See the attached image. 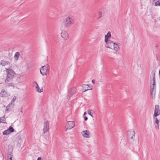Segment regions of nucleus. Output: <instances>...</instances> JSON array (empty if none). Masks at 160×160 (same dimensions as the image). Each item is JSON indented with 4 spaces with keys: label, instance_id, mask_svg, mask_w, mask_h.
Wrapping results in <instances>:
<instances>
[{
    "label": "nucleus",
    "instance_id": "f257e3e1",
    "mask_svg": "<svg viewBox=\"0 0 160 160\" xmlns=\"http://www.w3.org/2000/svg\"><path fill=\"white\" fill-rule=\"evenodd\" d=\"M74 23L73 17L72 16H68L65 18L62 23L65 27L68 28L71 26Z\"/></svg>",
    "mask_w": 160,
    "mask_h": 160
},
{
    "label": "nucleus",
    "instance_id": "f03ea898",
    "mask_svg": "<svg viewBox=\"0 0 160 160\" xmlns=\"http://www.w3.org/2000/svg\"><path fill=\"white\" fill-rule=\"evenodd\" d=\"M6 70L7 74L6 79L5 80V82L8 83L14 77L15 73L12 69L6 68Z\"/></svg>",
    "mask_w": 160,
    "mask_h": 160
},
{
    "label": "nucleus",
    "instance_id": "7ed1b4c3",
    "mask_svg": "<svg viewBox=\"0 0 160 160\" xmlns=\"http://www.w3.org/2000/svg\"><path fill=\"white\" fill-rule=\"evenodd\" d=\"M40 70V73L43 76L47 75L49 72V66L48 64L42 66Z\"/></svg>",
    "mask_w": 160,
    "mask_h": 160
},
{
    "label": "nucleus",
    "instance_id": "20e7f679",
    "mask_svg": "<svg viewBox=\"0 0 160 160\" xmlns=\"http://www.w3.org/2000/svg\"><path fill=\"white\" fill-rule=\"evenodd\" d=\"M151 83H152V84L150 86V92L151 94L152 98H155V95L154 94V96H153V92H155L156 89V83L155 82H152L151 81ZM155 93V92H154Z\"/></svg>",
    "mask_w": 160,
    "mask_h": 160
},
{
    "label": "nucleus",
    "instance_id": "39448f33",
    "mask_svg": "<svg viewBox=\"0 0 160 160\" xmlns=\"http://www.w3.org/2000/svg\"><path fill=\"white\" fill-rule=\"evenodd\" d=\"M135 132L133 130L128 131L127 132V138L128 139L134 140L135 138Z\"/></svg>",
    "mask_w": 160,
    "mask_h": 160
},
{
    "label": "nucleus",
    "instance_id": "423d86ee",
    "mask_svg": "<svg viewBox=\"0 0 160 160\" xmlns=\"http://www.w3.org/2000/svg\"><path fill=\"white\" fill-rule=\"evenodd\" d=\"M49 129V122L48 121H46L44 122L43 128V134L47 132L48 131Z\"/></svg>",
    "mask_w": 160,
    "mask_h": 160
},
{
    "label": "nucleus",
    "instance_id": "0eeeda50",
    "mask_svg": "<svg viewBox=\"0 0 160 160\" xmlns=\"http://www.w3.org/2000/svg\"><path fill=\"white\" fill-rule=\"evenodd\" d=\"M160 114V109H159V107L158 105H156L155 106L154 112L153 117H157Z\"/></svg>",
    "mask_w": 160,
    "mask_h": 160
},
{
    "label": "nucleus",
    "instance_id": "6e6552de",
    "mask_svg": "<svg viewBox=\"0 0 160 160\" xmlns=\"http://www.w3.org/2000/svg\"><path fill=\"white\" fill-rule=\"evenodd\" d=\"M105 42L106 43L105 47L106 48L112 49L113 46L114 45L115 42L110 40H108L107 42Z\"/></svg>",
    "mask_w": 160,
    "mask_h": 160
},
{
    "label": "nucleus",
    "instance_id": "1a4fd4ad",
    "mask_svg": "<svg viewBox=\"0 0 160 160\" xmlns=\"http://www.w3.org/2000/svg\"><path fill=\"white\" fill-rule=\"evenodd\" d=\"M68 128L66 129V131H67L68 129H71L73 128L74 126V122L73 121H68Z\"/></svg>",
    "mask_w": 160,
    "mask_h": 160
},
{
    "label": "nucleus",
    "instance_id": "9d476101",
    "mask_svg": "<svg viewBox=\"0 0 160 160\" xmlns=\"http://www.w3.org/2000/svg\"><path fill=\"white\" fill-rule=\"evenodd\" d=\"M76 88L73 87L70 89L68 91V96L71 97L76 92Z\"/></svg>",
    "mask_w": 160,
    "mask_h": 160
},
{
    "label": "nucleus",
    "instance_id": "9b49d317",
    "mask_svg": "<svg viewBox=\"0 0 160 160\" xmlns=\"http://www.w3.org/2000/svg\"><path fill=\"white\" fill-rule=\"evenodd\" d=\"M10 95L9 93L4 90H2L0 93V97H6L10 96Z\"/></svg>",
    "mask_w": 160,
    "mask_h": 160
},
{
    "label": "nucleus",
    "instance_id": "f8f14e48",
    "mask_svg": "<svg viewBox=\"0 0 160 160\" xmlns=\"http://www.w3.org/2000/svg\"><path fill=\"white\" fill-rule=\"evenodd\" d=\"M82 135L85 138H88L90 137V132L89 131L85 130L82 132Z\"/></svg>",
    "mask_w": 160,
    "mask_h": 160
},
{
    "label": "nucleus",
    "instance_id": "ddd939ff",
    "mask_svg": "<svg viewBox=\"0 0 160 160\" xmlns=\"http://www.w3.org/2000/svg\"><path fill=\"white\" fill-rule=\"evenodd\" d=\"M61 37L65 39H67L68 37V34L67 32L63 31L61 33Z\"/></svg>",
    "mask_w": 160,
    "mask_h": 160
},
{
    "label": "nucleus",
    "instance_id": "4468645a",
    "mask_svg": "<svg viewBox=\"0 0 160 160\" xmlns=\"http://www.w3.org/2000/svg\"><path fill=\"white\" fill-rule=\"evenodd\" d=\"M10 63L8 61H6L4 60H2L0 62V65L2 66H5L8 65H10Z\"/></svg>",
    "mask_w": 160,
    "mask_h": 160
},
{
    "label": "nucleus",
    "instance_id": "2eb2a0df",
    "mask_svg": "<svg viewBox=\"0 0 160 160\" xmlns=\"http://www.w3.org/2000/svg\"><path fill=\"white\" fill-rule=\"evenodd\" d=\"M112 49H113L116 52L118 51L120 49L119 46L117 43H115L114 45L113 46Z\"/></svg>",
    "mask_w": 160,
    "mask_h": 160
},
{
    "label": "nucleus",
    "instance_id": "dca6fc26",
    "mask_svg": "<svg viewBox=\"0 0 160 160\" xmlns=\"http://www.w3.org/2000/svg\"><path fill=\"white\" fill-rule=\"evenodd\" d=\"M105 42H107L108 40H109V38L111 37V32L110 31H109L107 35H105Z\"/></svg>",
    "mask_w": 160,
    "mask_h": 160
},
{
    "label": "nucleus",
    "instance_id": "f3484780",
    "mask_svg": "<svg viewBox=\"0 0 160 160\" xmlns=\"http://www.w3.org/2000/svg\"><path fill=\"white\" fill-rule=\"evenodd\" d=\"M35 83L37 85L36 86V91L39 92H42L43 91V89H40L38 84L36 82H35Z\"/></svg>",
    "mask_w": 160,
    "mask_h": 160
},
{
    "label": "nucleus",
    "instance_id": "a211bd4d",
    "mask_svg": "<svg viewBox=\"0 0 160 160\" xmlns=\"http://www.w3.org/2000/svg\"><path fill=\"white\" fill-rule=\"evenodd\" d=\"M20 55V53L18 52H16L14 55V59L16 60H18Z\"/></svg>",
    "mask_w": 160,
    "mask_h": 160
},
{
    "label": "nucleus",
    "instance_id": "6ab92c4d",
    "mask_svg": "<svg viewBox=\"0 0 160 160\" xmlns=\"http://www.w3.org/2000/svg\"><path fill=\"white\" fill-rule=\"evenodd\" d=\"M6 120V119L5 116H3L0 118V123H5L4 121Z\"/></svg>",
    "mask_w": 160,
    "mask_h": 160
},
{
    "label": "nucleus",
    "instance_id": "aec40b11",
    "mask_svg": "<svg viewBox=\"0 0 160 160\" xmlns=\"http://www.w3.org/2000/svg\"><path fill=\"white\" fill-rule=\"evenodd\" d=\"M155 72L154 71H152L150 75V78H155Z\"/></svg>",
    "mask_w": 160,
    "mask_h": 160
},
{
    "label": "nucleus",
    "instance_id": "412c9836",
    "mask_svg": "<svg viewBox=\"0 0 160 160\" xmlns=\"http://www.w3.org/2000/svg\"><path fill=\"white\" fill-rule=\"evenodd\" d=\"M2 133L3 135H8L10 134V133L9 132V131L7 129V130L4 131Z\"/></svg>",
    "mask_w": 160,
    "mask_h": 160
},
{
    "label": "nucleus",
    "instance_id": "4be33fe9",
    "mask_svg": "<svg viewBox=\"0 0 160 160\" xmlns=\"http://www.w3.org/2000/svg\"><path fill=\"white\" fill-rule=\"evenodd\" d=\"M7 129L8 130V131H9V132H10V133L11 132H14V130L13 128L11 126L9 127V128H8Z\"/></svg>",
    "mask_w": 160,
    "mask_h": 160
},
{
    "label": "nucleus",
    "instance_id": "5701e85b",
    "mask_svg": "<svg viewBox=\"0 0 160 160\" xmlns=\"http://www.w3.org/2000/svg\"><path fill=\"white\" fill-rule=\"evenodd\" d=\"M159 0H154V1H157L155 2V5L156 6H159L160 5V2H158Z\"/></svg>",
    "mask_w": 160,
    "mask_h": 160
},
{
    "label": "nucleus",
    "instance_id": "b1692460",
    "mask_svg": "<svg viewBox=\"0 0 160 160\" xmlns=\"http://www.w3.org/2000/svg\"><path fill=\"white\" fill-rule=\"evenodd\" d=\"M11 86L13 87H14V85L12 83H8L7 84V85H6L5 86V87H10Z\"/></svg>",
    "mask_w": 160,
    "mask_h": 160
},
{
    "label": "nucleus",
    "instance_id": "393cba45",
    "mask_svg": "<svg viewBox=\"0 0 160 160\" xmlns=\"http://www.w3.org/2000/svg\"><path fill=\"white\" fill-rule=\"evenodd\" d=\"M12 153L11 152H8V158H9L10 157H12Z\"/></svg>",
    "mask_w": 160,
    "mask_h": 160
},
{
    "label": "nucleus",
    "instance_id": "a878e982",
    "mask_svg": "<svg viewBox=\"0 0 160 160\" xmlns=\"http://www.w3.org/2000/svg\"><path fill=\"white\" fill-rule=\"evenodd\" d=\"M159 122V121L158 120L157 118H156L155 121V123L156 124H158Z\"/></svg>",
    "mask_w": 160,
    "mask_h": 160
},
{
    "label": "nucleus",
    "instance_id": "bb28decb",
    "mask_svg": "<svg viewBox=\"0 0 160 160\" xmlns=\"http://www.w3.org/2000/svg\"><path fill=\"white\" fill-rule=\"evenodd\" d=\"M11 105L10 104H9L8 106L6 107V110L8 111L9 110V109L10 108Z\"/></svg>",
    "mask_w": 160,
    "mask_h": 160
},
{
    "label": "nucleus",
    "instance_id": "cd10ccee",
    "mask_svg": "<svg viewBox=\"0 0 160 160\" xmlns=\"http://www.w3.org/2000/svg\"><path fill=\"white\" fill-rule=\"evenodd\" d=\"M16 96H14L12 99V102H14V101L16 100Z\"/></svg>",
    "mask_w": 160,
    "mask_h": 160
},
{
    "label": "nucleus",
    "instance_id": "c85d7f7f",
    "mask_svg": "<svg viewBox=\"0 0 160 160\" xmlns=\"http://www.w3.org/2000/svg\"><path fill=\"white\" fill-rule=\"evenodd\" d=\"M155 128L157 129H159V124H157V125H155Z\"/></svg>",
    "mask_w": 160,
    "mask_h": 160
},
{
    "label": "nucleus",
    "instance_id": "c756f323",
    "mask_svg": "<svg viewBox=\"0 0 160 160\" xmlns=\"http://www.w3.org/2000/svg\"><path fill=\"white\" fill-rule=\"evenodd\" d=\"M98 14H99V17L98 18H100L102 16V13L101 12H98Z\"/></svg>",
    "mask_w": 160,
    "mask_h": 160
},
{
    "label": "nucleus",
    "instance_id": "7c9ffc66",
    "mask_svg": "<svg viewBox=\"0 0 160 160\" xmlns=\"http://www.w3.org/2000/svg\"><path fill=\"white\" fill-rule=\"evenodd\" d=\"M155 78H150L151 79V81L155 82Z\"/></svg>",
    "mask_w": 160,
    "mask_h": 160
},
{
    "label": "nucleus",
    "instance_id": "2f4dec72",
    "mask_svg": "<svg viewBox=\"0 0 160 160\" xmlns=\"http://www.w3.org/2000/svg\"><path fill=\"white\" fill-rule=\"evenodd\" d=\"M14 102H12V101L11 103L10 104L11 105H12V106H13L14 105Z\"/></svg>",
    "mask_w": 160,
    "mask_h": 160
},
{
    "label": "nucleus",
    "instance_id": "473e14b6",
    "mask_svg": "<svg viewBox=\"0 0 160 160\" xmlns=\"http://www.w3.org/2000/svg\"><path fill=\"white\" fill-rule=\"evenodd\" d=\"M88 114L90 115L92 117H93L92 115L91 114V112L90 111H88Z\"/></svg>",
    "mask_w": 160,
    "mask_h": 160
},
{
    "label": "nucleus",
    "instance_id": "72a5a7b5",
    "mask_svg": "<svg viewBox=\"0 0 160 160\" xmlns=\"http://www.w3.org/2000/svg\"><path fill=\"white\" fill-rule=\"evenodd\" d=\"M88 119V118L87 117H85L84 118V119L85 121H87Z\"/></svg>",
    "mask_w": 160,
    "mask_h": 160
},
{
    "label": "nucleus",
    "instance_id": "f704fd0d",
    "mask_svg": "<svg viewBox=\"0 0 160 160\" xmlns=\"http://www.w3.org/2000/svg\"><path fill=\"white\" fill-rule=\"evenodd\" d=\"M91 89H86V90H85L84 91H83V92H86V91H87L88 90H89Z\"/></svg>",
    "mask_w": 160,
    "mask_h": 160
},
{
    "label": "nucleus",
    "instance_id": "c9c22d12",
    "mask_svg": "<svg viewBox=\"0 0 160 160\" xmlns=\"http://www.w3.org/2000/svg\"><path fill=\"white\" fill-rule=\"evenodd\" d=\"M8 160H12V158L10 157L9 158H8Z\"/></svg>",
    "mask_w": 160,
    "mask_h": 160
},
{
    "label": "nucleus",
    "instance_id": "e433bc0d",
    "mask_svg": "<svg viewBox=\"0 0 160 160\" xmlns=\"http://www.w3.org/2000/svg\"><path fill=\"white\" fill-rule=\"evenodd\" d=\"M92 83H93V84H94V83H95V80H92Z\"/></svg>",
    "mask_w": 160,
    "mask_h": 160
},
{
    "label": "nucleus",
    "instance_id": "4c0bfd02",
    "mask_svg": "<svg viewBox=\"0 0 160 160\" xmlns=\"http://www.w3.org/2000/svg\"><path fill=\"white\" fill-rule=\"evenodd\" d=\"M37 160H42L41 158L40 157H39L38 158Z\"/></svg>",
    "mask_w": 160,
    "mask_h": 160
},
{
    "label": "nucleus",
    "instance_id": "58836bf2",
    "mask_svg": "<svg viewBox=\"0 0 160 160\" xmlns=\"http://www.w3.org/2000/svg\"><path fill=\"white\" fill-rule=\"evenodd\" d=\"M85 86H87V87H88H88H89V86H88V85H85Z\"/></svg>",
    "mask_w": 160,
    "mask_h": 160
},
{
    "label": "nucleus",
    "instance_id": "ea45409f",
    "mask_svg": "<svg viewBox=\"0 0 160 160\" xmlns=\"http://www.w3.org/2000/svg\"><path fill=\"white\" fill-rule=\"evenodd\" d=\"M86 112H85L84 113V115H85V114H86Z\"/></svg>",
    "mask_w": 160,
    "mask_h": 160
}]
</instances>
